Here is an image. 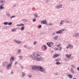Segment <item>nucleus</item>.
Instances as JSON below:
<instances>
[{"instance_id":"obj_36","label":"nucleus","mask_w":79,"mask_h":79,"mask_svg":"<svg viewBox=\"0 0 79 79\" xmlns=\"http://www.w3.org/2000/svg\"><path fill=\"white\" fill-rule=\"evenodd\" d=\"M56 64H58V65H59V64H61V63H60V62H57L56 63Z\"/></svg>"},{"instance_id":"obj_22","label":"nucleus","mask_w":79,"mask_h":79,"mask_svg":"<svg viewBox=\"0 0 79 79\" xmlns=\"http://www.w3.org/2000/svg\"><path fill=\"white\" fill-rule=\"evenodd\" d=\"M3 4H2V5L0 6V9L1 10H2L3 8L5 9V7H3Z\"/></svg>"},{"instance_id":"obj_40","label":"nucleus","mask_w":79,"mask_h":79,"mask_svg":"<svg viewBox=\"0 0 79 79\" xmlns=\"http://www.w3.org/2000/svg\"><path fill=\"white\" fill-rule=\"evenodd\" d=\"M66 56L67 58H70L69 56V55H68V54H66Z\"/></svg>"},{"instance_id":"obj_20","label":"nucleus","mask_w":79,"mask_h":79,"mask_svg":"<svg viewBox=\"0 0 79 79\" xmlns=\"http://www.w3.org/2000/svg\"><path fill=\"white\" fill-rule=\"evenodd\" d=\"M17 26L18 27H19V26H24V24H23V23H21L20 24H18L17 25Z\"/></svg>"},{"instance_id":"obj_26","label":"nucleus","mask_w":79,"mask_h":79,"mask_svg":"<svg viewBox=\"0 0 79 79\" xmlns=\"http://www.w3.org/2000/svg\"><path fill=\"white\" fill-rule=\"evenodd\" d=\"M22 76H26V74L24 72H22Z\"/></svg>"},{"instance_id":"obj_14","label":"nucleus","mask_w":79,"mask_h":79,"mask_svg":"<svg viewBox=\"0 0 79 79\" xmlns=\"http://www.w3.org/2000/svg\"><path fill=\"white\" fill-rule=\"evenodd\" d=\"M62 33V31L61 30H59L58 31L56 32V33L57 34H61Z\"/></svg>"},{"instance_id":"obj_59","label":"nucleus","mask_w":79,"mask_h":79,"mask_svg":"<svg viewBox=\"0 0 79 79\" xmlns=\"http://www.w3.org/2000/svg\"><path fill=\"white\" fill-rule=\"evenodd\" d=\"M77 70L78 71H79V67L77 68Z\"/></svg>"},{"instance_id":"obj_58","label":"nucleus","mask_w":79,"mask_h":79,"mask_svg":"<svg viewBox=\"0 0 79 79\" xmlns=\"http://www.w3.org/2000/svg\"><path fill=\"white\" fill-rule=\"evenodd\" d=\"M24 47H27V46H26V45H25L24 46Z\"/></svg>"},{"instance_id":"obj_55","label":"nucleus","mask_w":79,"mask_h":79,"mask_svg":"<svg viewBox=\"0 0 79 79\" xmlns=\"http://www.w3.org/2000/svg\"><path fill=\"white\" fill-rule=\"evenodd\" d=\"M18 63V62H16L15 63V64H17Z\"/></svg>"},{"instance_id":"obj_43","label":"nucleus","mask_w":79,"mask_h":79,"mask_svg":"<svg viewBox=\"0 0 79 79\" xmlns=\"http://www.w3.org/2000/svg\"><path fill=\"white\" fill-rule=\"evenodd\" d=\"M65 23H69V21H65Z\"/></svg>"},{"instance_id":"obj_15","label":"nucleus","mask_w":79,"mask_h":79,"mask_svg":"<svg viewBox=\"0 0 79 79\" xmlns=\"http://www.w3.org/2000/svg\"><path fill=\"white\" fill-rule=\"evenodd\" d=\"M59 55L58 54H55L53 55V57L54 58H56V57H58V56Z\"/></svg>"},{"instance_id":"obj_28","label":"nucleus","mask_w":79,"mask_h":79,"mask_svg":"<svg viewBox=\"0 0 79 79\" xmlns=\"http://www.w3.org/2000/svg\"><path fill=\"white\" fill-rule=\"evenodd\" d=\"M55 61H57V62L60 61V58L57 59L55 60Z\"/></svg>"},{"instance_id":"obj_38","label":"nucleus","mask_w":79,"mask_h":79,"mask_svg":"<svg viewBox=\"0 0 79 79\" xmlns=\"http://www.w3.org/2000/svg\"><path fill=\"white\" fill-rule=\"evenodd\" d=\"M21 52V49H19L18 51V53H20Z\"/></svg>"},{"instance_id":"obj_35","label":"nucleus","mask_w":79,"mask_h":79,"mask_svg":"<svg viewBox=\"0 0 79 79\" xmlns=\"http://www.w3.org/2000/svg\"><path fill=\"white\" fill-rule=\"evenodd\" d=\"M36 56V57H39V56H40V54H36L35 55Z\"/></svg>"},{"instance_id":"obj_11","label":"nucleus","mask_w":79,"mask_h":79,"mask_svg":"<svg viewBox=\"0 0 79 79\" xmlns=\"http://www.w3.org/2000/svg\"><path fill=\"white\" fill-rule=\"evenodd\" d=\"M11 65L10 64H9L7 65L6 67V68L7 69H11Z\"/></svg>"},{"instance_id":"obj_3","label":"nucleus","mask_w":79,"mask_h":79,"mask_svg":"<svg viewBox=\"0 0 79 79\" xmlns=\"http://www.w3.org/2000/svg\"><path fill=\"white\" fill-rule=\"evenodd\" d=\"M44 58L43 57H37L36 59V60L37 61H42V60H43Z\"/></svg>"},{"instance_id":"obj_42","label":"nucleus","mask_w":79,"mask_h":79,"mask_svg":"<svg viewBox=\"0 0 79 79\" xmlns=\"http://www.w3.org/2000/svg\"><path fill=\"white\" fill-rule=\"evenodd\" d=\"M35 21H36V19H34L33 20V22H35Z\"/></svg>"},{"instance_id":"obj_2","label":"nucleus","mask_w":79,"mask_h":79,"mask_svg":"<svg viewBox=\"0 0 79 79\" xmlns=\"http://www.w3.org/2000/svg\"><path fill=\"white\" fill-rule=\"evenodd\" d=\"M39 66H33L32 67V70L33 71H34L36 69H39Z\"/></svg>"},{"instance_id":"obj_32","label":"nucleus","mask_w":79,"mask_h":79,"mask_svg":"<svg viewBox=\"0 0 79 79\" xmlns=\"http://www.w3.org/2000/svg\"><path fill=\"white\" fill-rule=\"evenodd\" d=\"M16 17V16H15V15H13L12 16H11L10 17V19H11V18H15Z\"/></svg>"},{"instance_id":"obj_64","label":"nucleus","mask_w":79,"mask_h":79,"mask_svg":"<svg viewBox=\"0 0 79 79\" xmlns=\"http://www.w3.org/2000/svg\"><path fill=\"white\" fill-rule=\"evenodd\" d=\"M73 79H77L76 78H73Z\"/></svg>"},{"instance_id":"obj_44","label":"nucleus","mask_w":79,"mask_h":79,"mask_svg":"<svg viewBox=\"0 0 79 79\" xmlns=\"http://www.w3.org/2000/svg\"><path fill=\"white\" fill-rule=\"evenodd\" d=\"M71 66L72 67V68H76V67H75L74 65H72Z\"/></svg>"},{"instance_id":"obj_60","label":"nucleus","mask_w":79,"mask_h":79,"mask_svg":"<svg viewBox=\"0 0 79 79\" xmlns=\"http://www.w3.org/2000/svg\"><path fill=\"white\" fill-rule=\"evenodd\" d=\"M27 49H31V48H30V47H28L27 48Z\"/></svg>"},{"instance_id":"obj_49","label":"nucleus","mask_w":79,"mask_h":79,"mask_svg":"<svg viewBox=\"0 0 79 79\" xmlns=\"http://www.w3.org/2000/svg\"><path fill=\"white\" fill-rule=\"evenodd\" d=\"M52 23H50L49 24V26H52Z\"/></svg>"},{"instance_id":"obj_23","label":"nucleus","mask_w":79,"mask_h":79,"mask_svg":"<svg viewBox=\"0 0 79 79\" xmlns=\"http://www.w3.org/2000/svg\"><path fill=\"white\" fill-rule=\"evenodd\" d=\"M5 3V0H2L0 1V3Z\"/></svg>"},{"instance_id":"obj_18","label":"nucleus","mask_w":79,"mask_h":79,"mask_svg":"<svg viewBox=\"0 0 79 79\" xmlns=\"http://www.w3.org/2000/svg\"><path fill=\"white\" fill-rule=\"evenodd\" d=\"M68 77L70 79H72L73 78V75L71 74H69L68 75Z\"/></svg>"},{"instance_id":"obj_7","label":"nucleus","mask_w":79,"mask_h":79,"mask_svg":"<svg viewBox=\"0 0 79 79\" xmlns=\"http://www.w3.org/2000/svg\"><path fill=\"white\" fill-rule=\"evenodd\" d=\"M3 67H5L8 65V63L6 61H5L3 64Z\"/></svg>"},{"instance_id":"obj_54","label":"nucleus","mask_w":79,"mask_h":79,"mask_svg":"<svg viewBox=\"0 0 79 79\" xmlns=\"http://www.w3.org/2000/svg\"><path fill=\"white\" fill-rule=\"evenodd\" d=\"M52 35H55V33H52Z\"/></svg>"},{"instance_id":"obj_47","label":"nucleus","mask_w":79,"mask_h":79,"mask_svg":"<svg viewBox=\"0 0 79 79\" xmlns=\"http://www.w3.org/2000/svg\"><path fill=\"white\" fill-rule=\"evenodd\" d=\"M55 76H58V73H56L55 74Z\"/></svg>"},{"instance_id":"obj_61","label":"nucleus","mask_w":79,"mask_h":79,"mask_svg":"<svg viewBox=\"0 0 79 79\" xmlns=\"http://www.w3.org/2000/svg\"><path fill=\"white\" fill-rule=\"evenodd\" d=\"M64 31V29H63L61 30L62 31Z\"/></svg>"},{"instance_id":"obj_52","label":"nucleus","mask_w":79,"mask_h":79,"mask_svg":"<svg viewBox=\"0 0 79 79\" xmlns=\"http://www.w3.org/2000/svg\"><path fill=\"white\" fill-rule=\"evenodd\" d=\"M29 56L30 57H31V58H32V55H30Z\"/></svg>"},{"instance_id":"obj_9","label":"nucleus","mask_w":79,"mask_h":79,"mask_svg":"<svg viewBox=\"0 0 79 79\" xmlns=\"http://www.w3.org/2000/svg\"><path fill=\"white\" fill-rule=\"evenodd\" d=\"M14 42L16 44H20L22 43L21 41H18L17 40H15Z\"/></svg>"},{"instance_id":"obj_8","label":"nucleus","mask_w":79,"mask_h":79,"mask_svg":"<svg viewBox=\"0 0 79 79\" xmlns=\"http://www.w3.org/2000/svg\"><path fill=\"white\" fill-rule=\"evenodd\" d=\"M41 48L43 51H44V50H47V47H46V46L44 45L42 46Z\"/></svg>"},{"instance_id":"obj_13","label":"nucleus","mask_w":79,"mask_h":79,"mask_svg":"<svg viewBox=\"0 0 79 79\" xmlns=\"http://www.w3.org/2000/svg\"><path fill=\"white\" fill-rule=\"evenodd\" d=\"M14 60L15 58L13 56L11 57L10 59V61H14Z\"/></svg>"},{"instance_id":"obj_62","label":"nucleus","mask_w":79,"mask_h":79,"mask_svg":"<svg viewBox=\"0 0 79 79\" xmlns=\"http://www.w3.org/2000/svg\"><path fill=\"white\" fill-rule=\"evenodd\" d=\"M15 5H14L13 7H15Z\"/></svg>"},{"instance_id":"obj_41","label":"nucleus","mask_w":79,"mask_h":79,"mask_svg":"<svg viewBox=\"0 0 79 79\" xmlns=\"http://www.w3.org/2000/svg\"><path fill=\"white\" fill-rule=\"evenodd\" d=\"M12 24V22H9L8 23V25H11Z\"/></svg>"},{"instance_id":"obj_1","label":"nucleus","mask_w":79,"mask_h":79,"mask_svg":"<svg viewBox=\"0 0 79 79\" xmlns=\"http://www.w3.org/2000/svg\"><path fill=\"white\" fill-rule=\"evenodd\" d=\"M38 70L39 71H40V72H43L45 71V69L44 68H42V67H41L40 66H39V67L38 68Z\"/></svg>"},{"instance_id":"obj_25","label":"nucleus","mask_w":79,"mask_h":79,"mask_svg":"<svg viewBox=\"0 0 79 79\" xmlns=\"http://www.w3.org/2000/svg\"><path fill=\"white\" fill-rule=\"evenodd\" d=\"M21 31H23L24 30V26H23L21 27Z\"/></svg>"},{"instance_id":"obj_50","label":"nucleus","mask_w":79,"mask_h":79,"mask_svg":"<svg viewBox=\"0 0 79 79\" xmlns=\"http://www.w3.org/2000/svg\"><path fill=\"white\" fill-rule=\"evenodd\" d=\"M49 2V0H47V1H46V2L47 3H48Z\"/></svg>"},{"instance_id":"obj_48","label":"nucleus","mask_w":79,"mask_h":79,"mask_svg":"<svg viewBox=\"0 0 79 79\" xmlns=\"http://www.w3.org/2000/svg\"><path fill=\"white\" fill-rule=\"evenodd\" d=\"M32 77V76L31 75H29V76H28V77L29 78H31V77Z\"/></svg>"},{"instance_id":"obj_39","label":"nucleus","mask_w":79,"mask_h":79,"mask_svg":"<svg viewBox=\"0 0 79 79\" xmlns=\"http://www.w3.org/2000/svg\"><path fill=\"white\" fill-rule=\"evenodd\" d=\"M60 45H61V44H59V45H56V47H60Z\"/></svg>"},{"instance_id":"obj_6","label":"nucleus","mask_w":79,"mask_h":79,"mask_svg":"<svg viewBox=\"0 0 79 79\" xmlns=\"http://www.w3.org/2000/svg\"><path fill=\"white\" fill-rule=\"evenodd\" d=\"M32 55H33L32 56V58H33V60H36L37 57L35 56H36L35 54V53H33L32 54Z\"/></svg>"},{"instance_id":"obj_57","label":"nucleus","mask_w":79,"mask_h":79,"mask_svg":"<svg viewBox=\"0 0 79 79\" xmlns=\"http://www.w3.org/2000/svg\"><path fill=\"white\" fill-rule=\"evenodd\" d=\"M21 68H22V69H23V67L22 66H21Z\"/></svg>"},{"instance_id":"obj_16","label":"nucleus","mask_w":79,"mask_h":79,"mask_svg":"<svg viewBox=\"0 0 79 79\" xmlns=\"http://www.w3.org/2000/svg\"><path fill=\"white\" fill-rule=\"evenodd\" d=\"M58 38V36H55L53 37V39L54 40H57V39Z\"/></svg>"},{"instance_id":"obj_17","label":"nucleus","mask_w":79,"mask_h":79,"mask_svg":"<svg viewBox=\"0 0 79 79\" xmlns=\"http://www.w3.org/2000/svg\"><path fill=\"white\" fill-rule=\"evenodd\" d=\"M73 37H77V33H74L73 35Z\"/></svg>"},{"instance_id":"obj_33","label":"nucleus","mask_w":79,"mask_h":79,"mask_svg":"<svg viewBox=\"0 0 79 79\" xmlns=\"http://www.w3.org/2000/svg\"><path fill=\"white\" fill-rule=\"evenodd\" d=\"M41 27H42V25H39L38 27V28H39V29H40Z\"/></svg>"},{"instance_id":"obj_19","label":"nucleus","mask_w":79,"mask_h":79,"mask_svg":"<svg viewBox=\"0 0 79 79\" xmlns=\"http://www.w3.org/2000/svg\"><path fill=\"white\" fill-rule=\"evenodd\" d=\"M64 21H65V20H61L60 23V25H62V24H63V23H64Z\"/></svg>"},{"instance_id":"obj_45","label":"nucleus","mask_w":79,"mask_h":79,"mask_svg":"<svg viewBox=\"0 0 79 79\" xmlns=\"http://www.w3.org/2000/svg\"><path fill=\"white\" fill-rule=\"evenodd\" d=\"M12 61H10V63L9 64H10L11 66V64H12Z\"/></svg>"},{"instance_id":"obj_46","label":"nucleus","mask_w":79,"mask_h":79,"mask_svg":"<svg viewBox=\"0 0 79 79\" xmlns=\"http://www.w3.org/2000/svg\"><path fill=\"white\" fill-rule=\"evenodd\" d=\"M77 37H79V33H77Z\"/></svg>"},{"instance_id":"obj_5","label":"nucleus","mask_w":79,"mask_h":79,"mask_svg":"<svg viewBox=\"0 0 79 79\" xmlns=\"http://www.w3.org/2000/svg\"><path fill=\"white\" fill-rule=\"evenodd\" d=\"M62 6H63V5L60 4L57 6H56V8H57V9H60V8H62Z\"/></svg>"},{"instance_id":"obj_37","label":"nucleus","mask_w":79,"mask_h":79,"mask_svg":"<svg viewBox=\"0 0 79 79\" xmlns=\"http://www.w3.org/2000/svg\"><path fill=\"white\" fill-rule=\"evenodd\" d=\"M54 49L55 50H58V48H55Z\"/></svg>"},{"instance_id":"obj_10","label":"nucleus","mask_w":79,"mask_h":79,"mask_svg":"<svg viewBox=\"0 0 79 79\" xmlns=\"http://www.w3.org/2000/svg\"><path fill=\"white\" fill-rule=\"evenodd\" d=\"M47 22L45 20H43L41 22V23L43 24H47Z\"/></svg>"},{"instance_id":"obj_4","label":"nucleus","mask_w":79,"mask_h":79,"mask_svg":"<svg viewBox=\"0 0 79 79\" xmlns=\"http://www.w3.org/2000/svg\"><path fill=\"white\" fill-rule=\"evenodd\" d=\"M53 44V43L52 42H48L47 43V45L49 47H52V45Z\"/></svg>"},{"instance_id":"obj_30","label":"nucleus","mask_w":79,"mask_h":79,"mask_svg":"<svg viewBox=\"0 0 79 79\" xmlns=\"http://www.w3.org/2000/svg\"><path fill=\"white\" fill-rule=\"evenodd\" d=\"M6 15L7 16H8V17H10V13H6Z\"/></svg>"},{"instance_id":"obj_51","label":"nucleus","mask_w":79,"mask_h":79,"mask_svg":"<svg viewBox=\"0 0 79 79\" xmlns=\"http://www.w3.org/2000/svg\"><path fill=\"white\" fill-rule=\"evenodd\" d=\"M22 21H24V22L25 21H26V19H22Z\"/></svg>"},{"instance_id":"obj_63","label":"nucleus","mask_w":79,"mask_h":79,"mask_svg":"<svg viewBox=\"0 0 79 79\" xmlns=\"http://www.w3.org/2000/svg\"><path fill=\"white\" fill-rule=\"evenodd\" d=\"M66 48H68V47L67 46Z\"/></svg>"},{"instance_id":"obj_56","label":"nucleus","mask_w":79,"mask_h":79,"mask_svg":"<svg viewBox=\"0 0 79 79\" xmlns=\"http://www.w3.org/2000/svg\"><path fill=\"white\" fill-rule=\"evenodd\" d=\"M71 55H72V54H70L69 55V56L70 58V57H71Z\"/></svg>"},{"instance_id":"obj_24","label":"nucleus","mask_w":79,"mask_h":79,"mask_svg":"<svg viewBox=\"0 0 79 79\" xmlns=\"http://www.w3.org/2000/svg\"><path fill=\"white\" fill-rule=\"evenodd\" d=\"M19 58L21 60H23V58L22 56H19Z\"/></svg>"},{"instance_id":"obj_12","label":"nucleus","mask_w":79,"mask_h":79,"mask_svg":"<svg viewBox=\"0 0 79 79\" xmlns=\"http://www.w3.org/2000/svg\"><path fill=\"white\" fill-rule=\"evenodd\" d=\"M68 47L70 49H72L73 48V45L71 44H69L68 45Z\"/></svg>"},{"instance_id":"obj_21","label":"nucleus","mask_w":79,"mask_h":79,"mask_svg":"<svg viewBox=\"0 0 79 79\" xmlns=\"http://www.w3.org/2000/svg\"><path fill=\"white\" fill-rule=\"evenodd\" d=\"M71 71L72 74H75V72L74 71V70H73V69L71 68Z\"/></svg>"},{"instance_id":"obj_53","label":"nucleus","mask_w":79,"mask_h":79,"mask_svg":"<svg viewBox=\"0 0 79 79\" xmlns=\"http://www.w3.org/2000/svg\"><path fill=\"white\" fill-rule=\"evenodd\" d=\"M61 49H62V48L60 47L59 50H61Z\"/></svg>"},{"instance_id":"obj_27","label":"nucleus","mask_w":79,"mask_h":79,"mask_svg":"<svg viewBox=\"0 0 79 79\" xmlns=\"http://www.w3.org/2000/svg\"><path fill=\"white\" fill-rule=\"evenodd\" d=\"M33 15L34 16H35V18H37V17H38V15H37L36 13L35 14H34Z\"/></svg>"},{"instance_id":"obj_29","label":"nucleus","mask_w":79,"mask_h":79,"mask_svg":"<svg viewBox=\"0 0 79 79\" xmlns=\"http://www.w3.org/2000/svg\"><path fill=\"white\" fill-rule=\"evenodd\" d=\"M12 32H15V31H16V29H13L11 30Z\"/></svg>"},{"instance_id":"obj_34","label":"nucleus","mask_w":79,"mask_h":79,"mask_svg":"<svg viewBox=\"0 0 79 79\" xmlns=\"http://www.w3.org/2000/svg\"><path fill=\"white\" fill-rule=\"evenodd\" d=\"M37 41H35L34 42L33 44L34 45H36V44H37Z\"/></svg>"},{"instance_id":"obj_31","label":"nucleus","mask_w":79,"mask_h":79,"mask_svg":"<svg viewBox=\"0 0 79 79\" xmlns=\"http://www.w3.org/2000/svg\"><path fill=\"white\" fill-rule=\"evenodd\" d=\"M8 22H5L4 23V25H7V24H8Z\"/></svg>"}]
</instances>
